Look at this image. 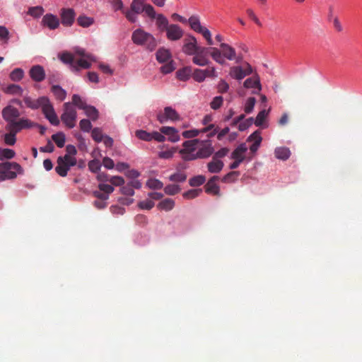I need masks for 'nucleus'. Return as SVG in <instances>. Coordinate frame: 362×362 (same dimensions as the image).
<instances>
[{
	"mask_svg": "<svg viewBox=\"0 0 362 362\" xmlns=\"http://www.w3.org/2000/svg\"><path fill=\"white\" fill-rule=\"evenodd\" d=\"M21 166L15 162H4L0 163V182L14 179L17 173H22Z\"/></svg>",
	"mask_w": 362,
	"mask_h": 362,
	"instance_id": "3",
	"label": "nucleus"
},
{
	"mask_svg": "<svg viewBox=\"0 0 362 362\" xmlns=\"http://www.w3.org/2000/svg\"><path fill=\"white\" fill-rule=\"evenodd\" d=\"M274 154L278 159L285 160L290 157L291 152L286 147H279L275 149Z\"/></svg>",
	"mask_w": 362,
	"mask_h": 362,
	"instance_id": "29",
	"label": "nucleus"
},
{
	"mask_svg": "<svg viewBox=\"0 0 362 362\" xmlns=\"http://www.w3.org/2000/svg\"><path fill=\"white\" fill-rule=\"evenodd\" d=\"M132 40L134 44L144 45L151 51L153 50L156 47L154 37L141 29H137L133 32Z\"/></svg>",
	"mask_w": 362,
	"mask_h": 362,
	"instance_id": "2",
	"label": "nucleus"
},
{
	"mask_svg": "<svg viewBox=\"0 0 362 362\" xmlns=\"http://www.w3.org/2000/svg\"><path fill=\"white\" fill-rule=\"evenodd\" d=\"M62 24L65 27H71L75 21L76 13L73 8H63L59 13Z\"/></svg>",
	"mask_w": 362,
	"mask_h": 362,
	"instance_id": "9",
	"label": "nucleus"
},
{
	"mask_svg": "<svg viewBox=\"0 0 362 362\" xmlns=\"http://www.w3.org/2000/svg\"><path fill=\"white\" fill-rule=\"evenodd\" d=\"M247 150V148L245 144L239 145L232 153L231 158L243 161L245 159V153Z\"/></svg>",
	"mask_w": 362,
	"mask_h": 362,
	"instance_id": "21",
	"label": "nucleus"
},
{
	"mask_svg": "<svg viewBox=\"0 0 362 362\" xmlns=\"http://www.w3.org/2000/svg\"><path fill=\"white\" fill-rule=\"evenodd\" d=\"M101 168V163L100 160L94 159L88 163V168L93 173H98Z\"/></svg>",
	"mask_w": 362,
	"mask_h": 362,
	"instance_id": "53",
	"label": "nucleus"
},
{
	"mask_svg": "<svg viewBox=\"0 0 362 362\" xmlns=\"http://www.w3.org/2000/svg\"><path fill=\"white\" fill-rule=\"evenodd\" d=\"M24 76L23 69L16 68L13 69L10 74V78L13 81H21Z\"/></svg>",
	"mask_w": 362,
	"mask_h": 362,
	"instance_id": "41",
	"label": "nucleus"
},
{
	"mask_svg": "<svg viewBox=\"0 0 362 362\" xmlns=\"http://www.w3.org/2000/svg\"><path fill=\"white\" fill-rule=\"evenodd\" d=\"M51 92L54 94L55 98L59 101L64 100L66 97V91L58 85H52Z\"/></svg>",
	"mask_w": 362,
	"mask_h": 362,
	"instance_id": "25",
	"label": "nucleus"
},
{
	"mask_svg": "<svg viewBox=\"0 0 362 362\" xmlns=\"http://www.w3.org/2000/svg\"><path fill=\"white\" fill-rule=\"evenodd\" d=\"M75 54L82 58L76 61L74 56L67 52L59 55L60 60L66 64H69L73 71H78L81 68L89 69L91 66L90 62L95 61V57L92 54L86 53L83 49L77 48Z\"/></svg>",
	"mask_w": 362,
	"mask_h": 362,
	"instance_id": "1",
	"label": "nucleus"
},
{
	"mask_svg": "<svg viewBox=\"0 0 362 362\" xmlns=\"http://www.w3.org/2000/svg\"><path fill=\"white\" fill-rule=\"evenodd\" d=\"M20 116L18 109L12 105H8L2 110V117L8 122L16 121V119Z\"/></svg>",
	"mask_w": 362,
	"mask_h": 362,
	"instance_id": "15",
	"label": "nucleus"
},
{
	"mask_svg": "<svg viewBox=\"0 0 362 362\" xmlns=\"http://www.w3.org/2000/svg\"><path fill=\"white\" fill-rule=\"evenodd\" d=\"M201 192H202L201 189H189L183 194V197H184V198L187 199H193V198L198 197Z\"/></svg>",
	"mask_w": 362,
	"mask_h": 362,
	"instance_id": "52",
	"label": "nucleus"
},
{
	"mask_svg": "<svg viewBox=\"0 0 362 362\" xmlns=\"http://www.w3.org/2000/svg\"><path fill=\"white\" fill-rule=\"evenodd\" d=\"M80 129L86 132H88L91 128L92 124L89 119H83L79 122Z\"/></svg>",
	"mask_w": 362,
	"mask_h": 362,
	"instance_id": "60",
	"label": "nucleus"
},
{
	"mask_svg": "<svg viewBox=\"0 0 362 362\" xmlns=\"http://www.w3.org/2000/svg\"><path fill=\"white\" fill-rule=\"evenodd\" d=\"M219 180L218 176H213L205 185L204 188L206 193L214 195H219L220 188L216 184Z\"/></svg>",
	"mask_w": 362,
	"mask_h": 362,
	"instance_id": "17",
	"label": "nucleus"
},
{
	"mask_svg": "<svg viewBox=\"0 0 362 362\" xmlns=\"http://www.w3.org/2000/svg\"><path fill=\"white\" fill-rule=\"evenodd\" d=\"M244 87L246 88H257L253 93H259L262 89L260 79L258 75H255L251 78H247L244 82Z\"/></svg>",
	"mask_w": 362,
	"mask_h": 362,
	"instance_id": "18",
	"label": "nucleus"
},
{
	"mask_svg": "<svg viewBox=\"0 0 362 362\" xmlns=\"http://www.w3.org/2000/svg\"><path fill=\"white\" fill-rule=\"evenodd\" d=\"M190 70L188 68H185L179 70L177 72V78L181 81H186L189 78Z\"/></svg>",
	"mask_w": 362,
	"mask_h": 362,
	"instance_id": "57",
	"label": "nucleus"
},
{
	"mask_svg": "<svg viewBox=\"0 0 362 362\" xmlns=\"http://www.w3.org/2000/svg\"><path fill=\"white\" fill-rule=\"evenodd\" d=\"M188 23L190 28L195 32L198 33L203 28L200 23V21L198 16H192L188 19Z\"/></svg>",
	"mask_w": 362,
	"mask_h": 362,
	"instance_id": "32",
	"label": "nucleus"
},
{
	"mask_svg": "<svg viewBox=\"0 0 362 362\" xmlns=\"http://www.w3.org/2000/svg\"><path fill=\"white\" fill-rule=\"evenodd\" d=\"M217 89L220 93H226L229 89V85L225 80L221 79L217 85Z\"/></svg>",
	"mask_w": 362,
	"mask_h": 362,
	"instance_id": "64",
	"label": "nucleus"
},
{
	"mask_svg": "<svg viewBox=\"0 0 362 362\" xmlns=\"http://www.w3.org/2000/svg\"><path fill=\"white\" fill-rule=\"evenodd\" d=\"M209 48L201 47L197 52L193 55L192 62L200 66L209 65L210 61L208 58Z\"/></svg>",
	"mask_w": 362,
	"mask_h": 362,
	"instance_id": "7",
	"label": "nucleus"
},
{
	"mask_svg": "<svg viewBox=\"0 0 362 362\" xmlns=\"http://www.w3.org/2000/svg\"><path fill=\"white\" fill-rule=\"evenodd\" d=\"M220 47L222 51L223 58H226L228 60H236L237 62L241 60V57H236V52L233 47L226 43H221Z\"/></svg>",
	"mask_w": 362,
	"mask_h": 362,
	"instance_id": "14",
	"label": "nucleus"
},
{
	"mask_svg": "<svg viewBox=\"0 0 362 362\" xmlns=\"http://www.w3.org/2000/svg\"><path fill=\"white\" fill-rule=\"evenodd\" d=\"M154 204H155L152 200L146 199V200L140 202L138 204V206L141 209L150 210L154 206Z\"/></svg>",
	"mask_w": 362,
	"mask_h": 362,
	"instance_id": "61",
	"label": "nucleus"
},
{
	"mask_svg": "<svg viewBox=\"0 0 362 362\" xmlns=\"http://www.w3.org/2000/svg\"><path fill=\"white\" fill-rule=\"evenodd\" d=\"M157 119L160 124H164L168 121H179L180 120V116L173 107H165L163 111H160L157 114Z\"/></svg>",
	"mask_w": 362,
	"mask_h": 362,
	"instance_id": "6",
	"label": "nucleus"
},
{
	"mask_svg": "<svg viewBox=\"0 0 362 362\" xmlns=\"http://www.w3.org/2000/svg\"><path fill=\"white\" fill-rule=\"evenodd\" d=\"M145 5V0H133L130 5V8L136 13H141L144 11Z\"/></svg>",
	"mask_w": 362,
	"mask_h": 362,
	"instance_id": "33",
	"label": "nucleus"
},
{
	"mask_svg": "<svg viewBox=\"0 0 362 362\" xmlns=\"http://www.w3.org/2000/svg\"><path fill=\"white\" fill-rule=\"evenodd\" d=\"M46 101H43L41 109L45 118L54 126L59 124V119L54 111V107L49 101V99L46 97Z\"/></svg>",
	"mask_w": 362,
	"mask_h": 362,
	"instance_id": "5",
	"label": "nucleus"
},
{
	"mask_svg": "<svg viewBox=\"0 0 362 362\" xmlns=\"http://www.w3.org/2000/svg\"><path fill=\"white\" fill-rule=\"evenodd\" d=\"M206 178L204 175H197L192 177L189 180V184L192 187H199L205 182Z\"/></svg>",
	"mask_w": 362,
	"mask_h": 362,
	"instance_id": "40",
	"label": "nucleus"
},
{
	"mask_svg": "<svg viewBox=\"0 0 362 362\" xmlns=\"http://www.w3.org/2000/svg\"><path fill=\"white\" fill-rule=\"evenodd\" d=\"M255 103H256V100L255 98H253V97L249 98L245 103V112L247 114L250 113L254 109Z\"/></svg>",
	"mask_w": 362,
	"mask_h": 362,
	"instance_id": "54",
	"label": "nucleus"
},
{
	"mask_svg": "<svg viewBox=\"0 0 362 362\" xmlns=\"http://www.w3.org/2000/svg\"><path fill=\"white\" fill-rule=\"evenodd\" d=\"M63 161L69 167L74 166L77 163L76 158L74 156H70V155H64L62 156Z\"/></svg>",
	"mask_w": 362,
	"mask_h": 362,
	"instance_id": "59",
	"label": "nucleus"
},
{
	"mask_svg": "<svg viewBox=\"0 0 362 362\" xmlns=\"http://www.w3.org/2000/svg\"><path fill=\"white\" fill-rule=\"evenodd\" d=\"M267 115L268 111H267L266 110H262V111H260L257 115V117L254 122L255 124L257 127L261 126L263 124L265 119L267 118Z\"/></svg>",
	"mask_w": 362,
	"mask_h": 362,
	"instance_id": "47",
	"label": "nucleus"
},
{
	"mask_svg": "<svg viewBox=\"0 0 362 362\" xmlns=\"http://www.w3.org/2000/svg\"><path fill=\"white\" fill-rule=\"evenodd\" d=\"M181 188L177 185H168L164 188L165 194L168 195H175L180 191Z\"/></svg>",
	"mask_w": 362,
	"mask_h": 362,
	"instance_id": "48",
	"label": "nucleus"
},
{
	"mask_svg": "<svg viewBox=\"0 0 362 362\" xmlns=\"http://www.w3.org/2000/svg\"><path fill=\"white\" fill-rule=\"evenodd\" d=\"M123 14L125 16L126 18L131 23H135L137 21V15L138 13L130 9H124L122 11Z\"/></svg>",
	"mask_w": 362,
	"mask_h": 362,
	"instance_id": "43",
	"label": "nucleus"
},
{
	"mask_svg": "<svg viewBox=\"0 0 362 362\" xmlns=\"http://www.w3.org/2000/svg\"><path fill=\"white\" fill-rule=\"evenodd\" d=\"M63 113L61 115L62 122L69 129H72L76 125L77 113L75 107L71 103H65L63 105Z\"/></svg>",
	"mask_w": 362,
	"mask_h": 362,
	"instance_id": "4",
	"label": "nucleus"
},
{
	"mask_svg": "<svg viewBox=\"0 0 362 362\" xmlns=\"http://www.w3.org/2000/svg\"><path fill=\"white\" fill-rule=\"evenodd\" d=\"M30 78L36 81L41 82L45 78V72L43 67L40 65L33 66L29 71Z\"/></svg>",
	"mask_w": 362,
	"mask_h": 362,
	"instance_id": "16",
	"label": "nucleus"
},
{
	"mask_svg": "<svg viewBox=\"0 0 362 362\" xmlns=\"http://www.w3.org/2000/svg\"><path fill=\"white\" fill-rule=\"evenodd\" d=\"M175 66L173 65V62L170 60L169 62H167L165 64L160 67V71L162 73L167 74L175 70Z\"/></svg>",
	"mask_w": 362,
	"mask_h": 362,
	"instance_id": "63",
	"label": "nucleus"
},
{
	"mask_svg": "<svg viewBox=\"0 0 362 362\" xmlns=\"http://www.w3.org/2000/svg\"><path fill=\"white\" fill-rule=\"evenodd\" d=\"M136 136L144 141H151V133H148L144 130H138L136 132Z\"/></svg>",
	"mask_w": 362,
	"mask_h": 362,
	"instance_id": "56",
	"label": "nucleus"
},
{
	"mask_svg": "<svg viewBox=\"0 0 362 362\" xmlns=\"http://www.w3.org/2000/svg\"><path fill=\"white\" fill-rule=\"evenodd\" d=\"M171 59L170 51L165 48H160L156 52V59L159 63L168 62Z\"/></svg>",
	"mask_w": 362,
	"mask_h": 362,
	"instance_id": "24",
	"label": "nucleus"
},
{
	"mask_svg": "<svg viewBox=\"0 0 362 362\" xmlns=\"http://www.w3.org/2000/svg\"><path fill=\"white\" fill-rule=\"evenodd\" d=\"M160 132L163 134V135L168 136V139L172 142H176L180 140V136L177 134V131L174 127H162L160 129Z\"/></svg>",
	"mask_w": 362,
	"mask_h": 362,
	"instance_id": "19",
	"label": "nucleus"
},
{
	"mask_svg": "<svg viewBox=\"0 0 362 362\" xmlns=\"http://www.w3.org/2000/svg\"><path fill=\"white\" fill-rule=\"evenodd\" d=\"M209 53L210 54L212 59L217 63L223 65L226 63V61L223 57L221 49H218L216 47H208Z\"/></svg>",
	"mask_w": 362,
	"mask_h": 362,
	"instance_id": "22",
	"label": "nucleus"
},
{
	"mask_svg": "<svg viewBox=\"0 0 362 362\" xmlns=\"http://www.w3.org/2000/svg\"><path fill=\"white\" fill-rule=\"evenodd\" d=\"M45 98L46 96H42L37 100H33L30 97L25 96L23 98V102L28 107L36 110L41 107L43 101H46Z\"/></svg>",
	"mask_w": 362,
	"mask_h": 362,
	"instance_id": "20",
	"label": "nucleus"
},
{
	"mask_svg": "<svg viewBox=\"0 0 362 362\" xmlns=\"http://www.w3.org/2000/svg\"><path fill=\"white\" fill-rule=\"evenodd\" d=\"M4 141L6 144L9 146H13L16 144V137L14 134L8 132L4 134Z\"/></svg>",
	"mask_w": 362,
	"mask_h": 362,
	"instance_id": "58",
	"label": "nucleus"
},
{
	"mask_svg": "<svg viewBox=\"0 0 362 362\" xmlns=\"http://www.w3.org/2000/svg\"><path fill=\"white\" fill-rule=\"evenodd\" d=\"M91 136L95 141L99 143L103 141L105 136H103L102 130L100 128L95 127L92 129Z\"/></svg>",
	"mask_w": 362,
	"mask_h": 362,
	"instance_id": "46",
	"label": "nucleus"
},
{
	"mask_svg": "<svg viewBox=\"0 0 362 362\" xmlns=\"http://www.w3.org/2000/svg\"><path fill=\"white\" fill-rule=\"evenodd\" d=\"M41 23L43 26L47 27L49 30H55L58 28L60 25L58 17L52 13L45 14L42 17Z\"/></svg>",
	"mask_w": 362,
	"mask_h": 362,
	"instance_id": "12",
	"label": "nucleus"
},
{
	"mask_svg": "<svg viewBox=\"0 0 362 362\" xmlns=\"http://www.w3.org/2000/svg\"><path fill=\"white\" fill-rule=\"evenodd\" d=\"M223 161L219 159L212 158V160L207 164L208 170L211 173H219L223 168Z\"/></svg>",
	"mask_w": 362,
	"mask_h": 362,
	"instance_id": "23",
	"label": "nucleus"
},
{
	"mask_svg": "<svg viewBox=\"0 0 362 362\" xmlns=\"http://www.w3.org/2000/svg\"><path fill=\"white\" fill-rule=\"evenodd\" d=\"M52 139L59 148L64 147L65 144V135L62 132L53 134Z\"/></svg>",
	"mask_w": 362,
	"mask_h": 362,
	"instance_id": "39",
	"label": "nucleus"
},
{
	"mask_svg": "<svg viewBox=\"0 0 362 362\" xmlns=\"http://www.w3.org/2000/svg\"><path fill=\"white\" fill-rule=\"evenodd\" d=\"M155 18H156V25L158 28L161 32H164L170 25L168 20L163 14H158Z\"/></svg>",
	"mask_w": 362,
	"mask_h": 362,
	"instance_id": "27",
	"label": "nucleus"
},
{
	"mask_svg": "<svg viewBox=\"0 0 362 362\" xmlns=\"http://www.w3.org/2000/svg\"><path fill=\"white\" fill-rule=\"evenodd\" d=\"M3 90L6 94L18 95H22L23 92L22 88L20 86L16 84H10L7 87L3 88Z\"/></svg>",
	"mask_w": 362,
	"mask_h": 362,
	"instance_id": "31",
	"label": "nucleus"
},
{
	"mask_svg": "<svg viewBox=\"0 0 362 362\" xmlns=\"http://www.w3.org/2000/svg\"><path fill=\"white\" fill-rule=\"evenodd\" d=\"M192 77L197 82H203L206 78L204 71L199 69H195L193 72Z\"/></svg>",
	"mask_w": 362,
	"mask_h": 362,
	"instance_id": "45",
	"label": "nucleus"
},
{
	"mask_svg": "<svg viewBox=\"0 0 362 362\" xmlns=\"http://www.w3.org/2000/svg\"><path fill=\"white\" fill-rule=\"evenodd\" d=\"M43 13L44 8L40 6L30 7L28 11V14L34 18L40 17L42 15Z\"/></svg>",
	"mask_w": 362,
	"mask_h": 362,
	"instance_id": "44",
	"label": "nucleus"
},
{
	"mask_svg": "<svg viewBox=\"0 0 362 362\" xmlns=\"http://www.w3.org/2000/svg\"><path fill=\"white\" fill-rule=\"evenodd\" d=\"M187 179V175L185 173L177 172L169 177V180L175 182H182Z\"/></svg>",
	"mask_w": 362,
	"mask_h": 362,
	"instance_id": "42",
	"label": "nucleus"
},
{
	"mask_svg": "<svg viewBox=\"0 0 362 362\" xmlns=\"http://www.w3.org/2000/svg\"><path fill=\"white\" fill-rule=\"evenodd\" d=\"M198 139L188 140L183 143L184 148L180 150V154H184L186 151H194L196 149L197 144H198Z\"/></svg>",
	"mask_w": 362,
	"mask_h": 362,
	"instance_id": "30",
	"label": "nucleus"
},
{
	"mask_svg": "<svg viewBox=\"0 0 362 362\" xmlns=\"http://www.w3.org/2000/svg\"><path fill=\"white\" fill-rule=\"evenodd\" d=\"M252 73V68L248 63H247L246 67L245 69L240 66H232L230 69L229 74L233 78L236 80H242L245 76L251 74Z\"/></svg>",
	"mask_w": 362,
	"mask_h": 362,
	"instance_id": "8",
	"label": "nucleus"
},
{
	"mask_svg": "<svg viewBox=\"0 0 362 362\" xmlns=\"http://www.w3.org/2000/svg\"><path fill=\"white\" fill-rule=\"evenodd\" d=\"M201 47L197 45V40L194 36H189L185 40L182 52L187 55H194Z\"/></svg>",
	"mask_w": 362,
	"mask_h": 362,
	"instance_id": "10",
	"label": "nucleus"
},
{
	"mask_svg": "<svg viewBox=\"0 0 362 362\" xmlns=\"http://www.w3.org/2000/svg\"><path fill=\"white\" fill-rule=\"evenodd\" d=\"M69 169V167L63 161L62 156H59L57 158V165L55 168L57 173L62 177H65Z\"/></svg>",
	"mask_w": 362,
	"mask_h": 362,
	"instance_id": "26",
	"label": "nucleus"
},
{
	"mask_svg": "<svg viewBox=\"0 0 362 362\" xmlns=\"http://www.w3.org/2000/svg\"><path fill=\"white\" fill-rule=\"evenodd\" d=\"M109 3L111 4L112 9L114 11H122L124 8V4L122 0H110Z\"/></svg>",
	"mask_w": 362,
	"mask_h": 362,
	"instance_id": "55",
	"label": "nucleus"
},
{
	"mask_svg": "<svg viewBox=\"0 0 362 362\" xmlns=\"http://www.w3.org/2000/svg\"><path fill=\"white\" fill-rule=\"evenodd\" d=\"M15 155L16 153L12 149L0 148V160L11 159L15 156Z\"/></svg>",
	"mask_w": 362,
	"mask_h": 362,
	"instance_id": "38",
	"label": "nucleus"
},
{
	"mask_svg": "<svg viewBox=\"0 0 362 362\" xmlns=\"http://www.w3.org/2000/svg\"><path fill=\"white\" fill-rule=\"evenodd\" d=\"M214 153V148L211 141H203L201 142L199 148L197 152L199 158H206Z\"/></svg>",
	"mask_w": 362,
	"mask_h": 362,
	"instance_id": "13",
	"label": "nucleus"
},
{
	"mask_svg": "<svg viewBox=\"0 0 362 362\" xmlns=\"http://www.w3.org/2000/svg\"><path fill=\"white\" fill-rule=\"evenodd\" d=\"M165 32L168 39L172 41L181 39L184 34L182 29L176 24H170Z\"/></svg>",
	"mask_w": 362,
	"mask_h": 362,
	"instance_id": "11",
	"label": "nucleus"
},
{
	"mask_svg": "<svg viewBox=\"0 0 362 362\" xmlns=\"http://www.w3.org/2000/svg\"><path fill=\"white\" fill-rule=\"evenodd\" d=\"M77 23L83 28H88L94 23V20L93 18L86 16H79L77 18Z\"/></svg>",
	"mask_w": 362,
	"mask_h": 362,
	"instance_id": "35",
	"label": "nucleus"
},
{
	"mask_svg": "<svg viewBox=\"0 0 362 362\" xmlns=\"http://www.w3.org/2000/svg\"><path fill=\"white\" fill-rule=\"evenodd\" d=\"M146 185L150 189H162L163 187V182L157 179L148 180L147 181Z\"/></svg>",
	"mask_w": 362,
	"mask_h": 362,
	"instance_id": "50",
	"label": "nucleus"
},
{
	"mask_svg": "<svg viewBox=\"0 0 362 362\" xmlns=\"http://www.w3.org/2000/svg\"><path fill=\"white\" fill-rule=\"evenodd\" d=\"M175 206V202L172 199H165L158 204V208L165 211H170Z\"/></svg>",
	"mask_w": 362,
	"mask_h": 362,
	"instance_id": "34",
	"label": "nucleus"
},
{
	"mask_svg": "<svg viewBox=\"0 0 362 362\" xmlns=\"http://www.w3.org/2000/svg\"><path fill=\"white\" fill-rule=\"evenodd\" d=\"M198 33H200L203 35L209 45H212L214 44L213 40L211 38V33L206 28L203 27L200 31L198 32Z\"/></svg>",
	"mask_w": 362,
	"mask_h": 362,
	"instance_id": "51",
	"label": "nucleus"
},
{
	"mask_svg": "<svg viewBox=\"0 0 362 362\" xmlns=\"http://www.w3.org/2000/svg\"><path fill=\"white\" fill-rule=\"evenodd\" d=\"M6 129L9 133L13 134L15 136H16V134L20 132L18 127L16 126V121L8 122V124L6 126Z\"/></svg>",
	"mask_w": 362,
	"mask_h": 362,
	"instance_id": "62",
	"label": "nucleus"
},
{
	"mask_svg": "<svg viewBox=\"0 0 362 362\" xmlns=\"http://www.w3.org/2000/svg\"><path fill=\"white\" fill-rule=\"evenodd\" d=\"M16 126L18 127L19 131L24 129H30L36 127L37 124L26 118H21L19 120H16Z\"/></svg>",
	"mask_w": 362,
	"mask_h": 362,
	"instance_id": "28",
	"label": "nucleus"
},
{
	"mask_svg": "<svg viewBox=\"0 0 362 362\" xmlns=\"http://www.w3.org/2000/svg\"><path fill=\"white\" fill-rule=\"evenodd\" d=\"M73 106L75 105L81 110L86 108L87 104L82 100L80 95L74 94L72 96V102L71 103Z\"/></svg>",
	"mask_w": 362,
	"mask_h": 362,
	"instance_id": "37",
	"label": "nucleus"
},
{
	"mask_svg": "<svg viewBox=\"0 0 362 362\" xmlns=\"http://www.w3.org/2000/svg\"><path fill=\"white\" fill-rule=\"evenodd\" d=\"M83 110L85 111L87 117L92 120L95 121L98 119V111L95 107L87 105L86 108H84Z\"/></svg>",
	"mask_w": 362,
	"mask_h": 362,
	"instance_id": "36",
	"label": "nucleus"
},
{
	"mask_svg": "<svg viewBox=\"0 0 362 362\" xmlns=\"http://www.w3.org/2000/svg\"><path fill=\"white\" fill-rule=\"evenodd\" d=\"M223 103V98L222 96H216L213 98L212 101L210 103V107L211 109L216 110L219 109Z\"/></svg>",
	"mask_w": 362,
	"mask_h": 362,
	"instance_id": "49",
	"label": "nucleus"
}]
</instances>
